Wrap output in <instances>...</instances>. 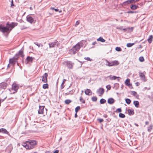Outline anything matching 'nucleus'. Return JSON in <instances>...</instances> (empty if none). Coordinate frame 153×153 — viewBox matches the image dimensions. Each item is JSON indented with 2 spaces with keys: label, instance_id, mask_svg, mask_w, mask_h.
<instances>
[{
  "label": "nucleus",
  "instance_id": "nucleus-1",
  "mask_svg": "<svg viewBox=\"0 0 153 153\" xmlns=\"http://www.w3.org/2000/svg\"><path fill=\"white\" fill-rule=\"evenodd\" d=\"M36 144V142L35 140H30L23 143L22 146L27 150H30L34 148V146Z\"/></svg>",
  "mask_w": 153,
  "mask_h": 153
},
{
  "label": "nucleus",
  "instance_id": "nucleus-2",
  "mask_svg": "<svg viewBox=\"0 0 153 153\" xmlns=\"http://www.w3.org/2000/svg\"><path fill=\"white\" fill-rule=\"evenodd\" d=\"M81 43L78 42L76 45L73 47L72 48L69 50V53L71 54H75L79 50Z\"/></svg>",
  "mask_w": 153,
  "mask_h": 153
},
{
  "label": "nucleus",
  "instance_id": "nucleus-3",
  "mask_svg": "<svg viewBox=\"0 0 153 153\" xmlns=\"http://www.w3.org/2000/svg\"><path fill=\"white\" fill-rule=\"evenodd\" d=\"M8 27L9 28V31H10L15 26L17 25V23L15 22H12L11 24H9L8 22H7L6 24Z\"/></svg>",
  "mask_w": 153,
  "mask_h": 153
},
{
  "label": "nucleus",
  "instance_id": "nucleus-4",
  "mask_svg": "<svg viewBox=\"0 0 153 153\" xmlns=\"http://www.w3.org/2000/svg\"><path fill=\"white\" fill-rule=\"evenodd\" d=\"M9 28L7 25L6 27H4L2 25H0V31L3 33L7 32L9 31Z\"/></svg>",
  "mask_w": 153,
  "mask_h": 153
},
{
  "label": "nucleus",
  "instance_id": "nucleus-5",
  "mask_svg": "<svg viewBox=\"0 0 153 153\" xmlns=\"http://www.w3.org/2000/svg\"><path fill=\"white\" fill-rule=\"evenodd\" d=\"M17 57H16V55L12 58L10 59L9 60V63L10 64H14L17 62V60L18 59Z\"/></svg>",
  "mask_w": 153,
  "mask_h": 153
},
{
  "label": "nucleus",
  "instance_id": "nucleus-6",
  "mask_svg": "<svg viewBox=\"0 0 153 153\" xmlns=\"http://www.w3.org/2000/svg\"><path fill=\"white\" fill-rule=\"evenodd\" d=\"M27 20L28 22L31 24L35 23L36 21L30 15H28L27 16Z\"/></svg>",
  "mask_w": 153,
  "mask_h": 153
},
{
  "label": "nucleus",
  "instance_id": "nucleus-7",
  "mask_svg": "<svg viewBox=\"0 0 153 153\" xmlns=\"http://www.w3.org/2000/svg\"><path fill=\"white\" fill-rule=\"evenodd\" d=\"M24 50V48H22L20 50L18 53L16 54L15 55L16 57H17L19 58V56H21L23 57L24 56L23 54Z\"/></svg>",
  "mask_w": 153,
  "mask_h": 153
},
{
  "label": "nucleus",
  "instance_id": "nucleus-8",
  "mask_svg": "<svg viewBox=\"0 0 153 153\" xmlns=\"http://www.w3.org/2000/svg\"><path fill=\"white\" fill-rule=\"evenodd\" d=\"M130 80L129 79H126L125 82V84L126 85L128 86L129 88L131 89L133 88L132 85L130 83Z\"/></svg>",
  "mask_w": 153,
  "mask_h": 153
},
{
  "label": "nucleus",
  "instance_id": "nucleus-9",
  "mask_svg": "<svg viewBox=\"0 0 153 153\" xmlns=\"http://www.w3.org/2000/svg\"><path fill=\"white\" fill-rule=\"evenodd\" d=\"M48 74L47 73H45L42 76V81L44 83H47L48 82L47 77Z\"/></svg>",
  "mask_w": 153,
  "mask_h": 153
},
{
  "label": "nucleus",
  "instance_id": "nucleus-10",
  "mask_svg": "<svg viewBox=\"0 0 153 153\" xmlns=\"http://www.w3.org/2000/svg\"><path fill=\"white\" fill-rule=\"evenodd\" d=\"M19 86L16 84L13 83V84L12 85V90H13L15 91V92H13V93H14L16 92Z\"/></svg>",
  "mask_w": 153,
  "mask_h": 153
},
{
  "label": "nucleus",
  "instance_id": "nucleus-11",
  "mask_svg": "<svg viewBox=\"0 0 153 153\" xmlns=\"http://www.w3.org/2000/svg\"><path fill=\"white\" fill-rule=\"evenodd\" d=\"M13 149V146L11 144H10L7 147L6 151L8 153H10Z\"/></svg>",
  "mask_w": 153,
  "mask_h": 153
},
{
  "label": "nucleus",
  "instance_id": "nucleus-12",
  "mask_svg": "<svg viewBox=\"0 0 153 153\" xmlns=\"http://www.w3.org/2000/svg\"><path fill=\"white\" fill-rule=\"evenodd\" d=\"M97 92L99 94V96H101L104 94V90L103 88H100L97 90Z\"/></svg>",
  "mask_w": 153,
  "mask_h": 153
},
{
  "label": "nucleus",
  "instance_id": "nucleus-13",
  "mask_svg": "<svg viewBox=\"0 0 153 153\" xmlns=\"http://www.w3.org/2000/svg\"><path fill=\"white\" fill-rule=\"evenodd\" d=\"M39 109L38 111V113L40 114H44V106H39Z\"/></svg>",
  "mask_w": 153,
  "mask_h": 153
},
{
  "label": "nucleus",
  "instance_id": "nucleus-14",
  "mask_svg": "<svg viewBox=\"0 0 153 153\" xmlns=\"http://www.w3.org/2000/svg\"><path fill=\"white\" fill-rule=\"evenodd\" d=\"M57 41L55 40L54 42L49 43L50 48H53L55 47V45L57 44Z\"/></svg>",
  "mask_w": 153,
  "mask_h": 153
},
{
  "label": "nucleus",
  "instance_id": "nucleus-15",
  "mask_svg": "<svg viewBox=\"0 0 153 153\" xmlns=\"http://www.w3.org/2000/svg\"><path fill=\"white\" fill-rule=\"evenodd\" d=\"M7 85V84L5 82H2L0 83V86H1V89H5L6 88Z\"/></svg>",
  "mask_w": 153,
  "mask_h": 153
},
{
  "label": "nucleus",
  "instance_id": "nucleus-16",
  "mask_svg": "<svg viewBox=\"0 0 153 153\" xmlns=\"http://www.w3.org/2000/svg\"><path fill=\"white\" fill-rule=\"evenodd\" d=\"M139 75L143 81H146L145 76L144 74L143 73L140 72L139 73Z\"/></svg>",
  "mask_w": 153,
  "mask_h": 153
},
{
  "label": "nucleus",
  "instance_id": "nucleus-17",
  "mask_svg": "<svg viewBox=\"0 0 153 153\" xmlns=\"http://www.w3.org/2000/svg\"><path fill=\"white\" fill-rule=\"evenodd\" d=\"M85 94L88 95H91L92 94V91L90 89H86L85 91Z\"/></svg>",
  "mask_w": 153,
  "mask_h": 153
},
{
  "label": "nucleus",
  "instance_id": "nucleus-18",
  "mask_svg": "<svg viewBox=\"0 0 153 153\" xmlns=\"http://www.w3.org/2000/svg\"><path fill=\"white\" fill-rule=\"evenodd\" d=\"M153 36L151 35H150L147 39V41L149 43H151L152 42L153 40Z\"/></svg>",
  "mask_w": 153,
  "mask_h": 153
},
{
  "label": "nucleus",
  "instance_id": "nucleus-19",
  "mask_svg": "<svg viewBox=\"0 0 153 153\" xmlns=\"http://www.w3.org/2000/svg\"><path fill=\"white\" fill-rule=\"evenodd\" d=\"M133 104L136 108L139 107V103L138 101H134L133 102Z\"/></svg>",
  "mask_w": 153,
  "mask_h": 153
},
{
  "label": "nucleus",
  "instance_id": "nucleus-20",
  "mask_svg": "<svg viewBox=\"0 0 153 153\" xmlns=\"http://www.w3.org/2000/svg\"><path fill=\"white\" fill-rule=\"evenodd\" d=\"M138 7V6L135 5H131L130 6L131 8L133 10L136 9Z\"/></svg>",
  "mask_w": 153,
  "mask_h": 153
},
{
  "label": "nucleus",
  "instance_id": "nucleus-21",
  "mask_svg": "<svg viewBox=\"0 0 153 153\" xmlns=\"http://www.w3.org/2000/svg\"><path fill=\"white\" fill-rule=\"evenodd\" d=\"M109 79L111 80H115L117 78H120V77H117L115 76H109Z\"/></svg>",
  "mask_w": 153,
  "mask_h": 153
},
{
  "label": "nucleus",
  "instance_id": "nucleus-22",
  "mask_svg": "<svg viewBox=\"0 0 153 153\" xmlns=\"http://www.w3.org/2000/svg\"><path fill=\"white\" fill-rule=\"evenodd\" d=\"M127 111L129 115H133L134 114V110L133 109H128Z\"/></svg>",
  "mask_w": 153,
  "mask_h": 153
},
{
  "label": "nucleus",
  "instance_id": "nucleus-23",
  "mask_svg": "<svg viewBox=\"0 0 153 153\" xmlns=\"http://www.w3.org/2000/svg\"><path fill=\"white\" fill-rule=\"evenodd\" d=\"M1 132L5 134H7L8 133L6 129L3 128L0 129V133Z\"/></svg>",
  "mask_w": 153,
  "mask_h": 153
},
{
  "label": "nucleus",
  "instance_id": "nucleus-24",
  "mask_svg": "<svg viewBox=\"0 0 153 153\" xmlns=\"http://www.w3.org/2000/svg\"><path fill=\"white\" fill-rule=\"evenodd\" d=\"M131 1L130 0H128L123 2V4L124 5H126L131 3Z\"/></svg>",
  "mask_w": 153,
  "mask_h": 153
},
{
  "label": "nucleus",
  "instance_id": "nucleus-25",
  "mask_svg": "<svg viewBox=\"0 0 153 153\" xmlns=\"http://www.w3.org/2000/svg\"><path fill=\"white\" fill-rule=\"evenodd\" d=\"M112 65L113 66L118 65L119 64V62L118 61L115 60L112 61Z\"/></svg>",
  "mask_w": 153,
  "mask_h": 153
},
{
  "label": "nucleus",
  "instance_id": "nucleus-26",
  "mask_svg": "<svg viewBox=\"0 0 153 153\" xmlns=\"http://www.w3.org/2000/svg\"><path fill=\"white\" fill-rule=\"evenodd\" d=\"M108 102L109 104H112L114 102V100L112 98H110L108 99Z\"/></svg>",
  "mask_w": 153,
  "mask_h": 153
},
{
  "label": "nucleus",
  "instance_id": "nucleus-27",
  "mask_svg": "<svg viewBox=\"0 0 153 153\" xmlns=\"http://www.w3.org/2000/svg\"><path fill=\"white\" fill-rule=\"evenodd\" d=\"M97 40L98 41H100L102 42H105V40L102 37H99L97 39Z\"/></svg>",
  "mask_w": 153,
  "mask_h": 153
},
{
  "label": "nucleus",
  "instance_id": "nucleus-28",
  "mask_svg": "<svg viewBox=\"0 0 153 153\" xmlns=\"http://www.w3.org/2000/svg\"><path fill=\"white\" fill-rule=\"evenodd\" d=\"M27 60L28 62H32L33 59L32 57L28 56L27 58Z\"/></svg>",
  "mask_w": 153,
  "mask_h": 153
},
{
  "label": "nucleus",
  "instance_id": "nucleus-29",
  "mask_svg": "<svg viewBox=\"0 0 153 153\" xmlns=\"http://www.w3.org/2000/svg\"><path fill=\"white\" fill-rule=\"evenodd\" d=\"M49 85L48 84L46 83L43 85L42 88H43L45 89L48 88Z\"/></svg>",
  "mask_w": 153,
  "mask_h": 153
},
{
  "label": "nucleus",
  "instance_id": "nucleus-30",
  "mask_svg": "<svg viewBox=\"0 0 153 153\" xmlns=\"http://www.w3.org/2000/svg\"><path fill=\"white\" fill-rule=\"evenodd\" d=\"M67 66L69 68H71L72 67V65L71 63H70L69 62H67Z\"/></svg>",
  "mask_w": 153,
  "mask_h": 153
},
{
  "label": "nucleus",
  "instance_id": "nucleus-31",
  "mask_svg": "<svg viewBox=\"0 0 153 153\" xmlns=\"http://www.w3.org/2000/svg\"><path fill=\"white\" fill-rule=\"evenodd\" d=\"M71 102V101L69 99L66 100L65 101V103L67 105L69 104Z\"/></svg>",
  "mask_w": 153,
  "mask_h": 153
},
{
  "label": "nucleus",
  "instance_id": "nucleus-32",
  "mask_svg": "<svg viewBox=\"0 0 153 153\" xmlns=\"http://www.w3.org/2000/svg\"><path fill=\"white\" fill-rule=\"evenodd\" d=\"M79 100L80 101L83 103H85V101L83 99V98L82 97H80L79 98Z\"/></svg>",
  "mask_w": 153,
  "mask_h": 153
},
{
  "label": "nucleus",
  "instance_id": "nucleus-33",
  "mask_svg": "<svg viewBox=\"0 0 153 153\" xmlns=\"http://www.w3.org/2000/svg\"><path fill=\"white\" fill-rule=\"evenodd\" d=\"M106 62H107V64H106V65L107 66H112V62H110L107 60H106Z\"/></svg>",
  "mask_w": 153,
  "mask_h": 153
},
{
  "label": "nucleus",
  "instance_id": "nucleus-34",
  "mask_svg": "<svg viewBox=\"0 0 153 153\" xmlns=\"http://www.w3.org/2000/svg\"><path fill=\"white\" fill-rule=\"evenodd\" d=\"M134 44V43H128L127 44L126 46L128 47H130L132 46Z\"/></svg>",
  "mask_w": 153,
  "mask_h": 153
},
{
  "label": "nucleus",
  "instance_id": "nucleus-35",
  "mask_svg": "<svg viewBox=\"0 0 153 153\" xmlns=\"http://www.w3.org/2000/svg\"><path fill=\"white\" fill-rule=\"evenodd\" d=\"M126 102L128 104H129L131 102V100L129 99H126L125 100Z\"/></svg>",
  "mask_w": 153,
  "mask_h": 153
},
{
  "label": "nucleus",
  "instance_id": "nucleus-36",
  "mask_svg": "<svg viewBox=\"0 0 153 153\" xmlns=\"http://www.w3.org/2000/svg\"><path fill=\"white\" fill-rule=\"evenodd\" d=\"M106 102V101L105 100L102 99L100 100V102L101 104H103Z\"/></svg>",
  "mask_w": 153,
  "mask_h": 153
},
{
  "label": "nucleus",
  "instance_id": "nucleus-37",
  "mask_svg": "<svg viewBox=\"0 0 153 153\" xmlns=\"http://www.w3.org/2000/svg\"><path fill=\"white\" fill-rule=\"evenodd\" d=\"M119 117L121 118H124L125 117V115L122 113H120L119 114Z\"/></svg>",
  "mask_w": 153,
  "mask_h": 153
},
{
  "label": "nucleus",
  "instance_id": "nucleus-38",
  "mask_svg": "<svg viewBox=\"0 0 153 153\" xmlns=\"http://www.w3.org/2000/svg\"><path fill=\"white\" fill-rule=\"evenodd\" d=\"M80 107L79 106H77L76 107L75 109V111L76 113L77 112L80 110Z\"/></svg>",
  "mask_w": 153,
  "mask_h": 153
},
{
  "label": "nucleus",
  "instance_id": "nucleus-39",
  "mask_svg": "<svg viewBox=\"0 0 153 153\" xmlns=\"http://www.w3.org/2000/svg\"><path fill=\"white\" fill-rule=\"evenodd\" d=\"M139 60L141 62H143L144 61V59L143 57L140 56L139 58Z\"/></svg>",
  "mask_w": 153,
  "mask_h": 153
},
{
  "label": "nucleus",
  "instance_id": "nucleus-40",
  "mask_svg": "<svg viewBox=\"0 0 153 153\" xmlns=\"http://www.w3.org/2000/svg\"><path fill=\"white\" fill-rule=\"evenodd\" d=\"M152 129V126L150 125L149 127L148 128V131L149 132H150L151 131V130Z\"/></svg>",
  "mask_w": 153,
  "mask_h": 153
},
{
  "label": "nucleus",
  "instance_id": "nucleus-41",
  "mask_svg": "<svg viewBox=\"0 0 153 153\" xmlns=\"http://www.w3.org/2000/svg\"><path fill=\"white\" fill-rule=\"evenodd\" d=\"M115 50L116 51H122L121 48L119 47H117L115 48Z\"/></svg>",
  "mask_w": 153,
  "mask_h": 153
},
{
  "label": "nucleus",
  "instance_id": "nucleus-42",
  "mask_svg": "<svg viewBox=\"0 0 153 153\" xmlns=\"http://www.w3.org/2000/svg\"><path fill=\"white\" fill-rule=\"evenodd\" d=\"M92 100L93 101H96L97 100V98L96 97H93L91 98Z\"/></svg>",
  "mask_w": 153,
  "mask_h": 153
},
{
  "label": "nucleus",
  "instance_id": "nucleus-43",
  "mask_svg": "<svg viewBox=\"0 0 153 153\" xmlns=\"http://www.w3.org/2000/svg\"><path fill=\"white\" fill-rule=\"evenodd\" d=\"M133 30V27H131V28H130V27L128 28V31L129 32L132 31Z\"/></svg>",
  "mask_w": 153,
  "mask_h": 153
},
{
  "label": "nucleus",
  "instance_id": "nucleus-44",
  "mask_svg": "<svg viewBox=\"0 0 153 153\" xmlns=\"http://www.w3.org/2000/svg\"><path fill=\"white\" fill-rule=\"evenodd\" d=\"M35 44L37 46H38L39 47H40V46L42 47L43 45L41 44H38V43H35Z\"/></svg>",
  "mask_w": 153,
  "mask_h": 153
},
{
  "label": "nucleus",
  "instance_id": "nucleus-45",
  "mask_svg": "<svg viewBox=\"0 0 153 153\" xmlns=\"http://www.w3.org/2000/svg\"><path fill=\"white\" fill-rule=\"evenodd\" d=\"M132 94L134 96H136L137 95V93L136 92L134 91H132L131 92Z\"/></svg>",
  "mask_w": 153,
  "mask_h": 153
},
{
  "label": "nucleus",
  "instance_id": "nucleus-46",
  "mask_svg": "<svg viewBox=\"0 0 153 153\" xmlns=\"http://www.w3.org/2000/svg\"><path fill=\"white\" fill-rule=\"evenodd\" d=\"M84 59L85 60L88 61H91L92 60V59H91L89 57H85Z\"/></svg>",
  "mask_w": 153,
  "mask_h": 153
},
{
  "label": "nucleus",
  "instance_id": "nucleus-47",
  "mask_svg": "<svg viewBox=\"0 0 153 153\" xmlns=\"http://www.w3.org/2000/svg\"><path fill=\"white\" fill-rule=\"evenodd\" d=\"M64 83H65L63 82H62V84L60 86V88L61 89H62L64 87H65V85H64Z\"/></svg>",
  "mask_w": 153,
  "mask_h": 153
},
{
  "label": "nucleus",
  "instance_id": "nucleus-48",
  "mask_svg": "<svg viewBox=\"0 0 153 153\" xmlns=\"http://www.w3.org/2000/svg\"><path fill=\"white\" fill-rule=\"evenodd\" d=\"M106 88L108 90H109L111 89V86L110 85H108L106 86Z\"/></svg>",
  "mask_w": 153,
  "mask_h": 153
},
{
  "label": "nucleus",
  "instance_id": "nucleus-49",
  "mask_svg": "<svg viewBox=\"0 0 153 153\" xmlns=\"http://www.w3.org/2000/svg\"><path fill=\"white\" fill-rule=\"evenodd\" d=\"M116 111H118V112H120L122 111V110L121 108H119L116 110Z\"/></svg>",
  "mask_w": 153,
  "mask_h": 153
},
{
  "label": "nucleus",
  "instance_id": "nucleus-50",
  "mask_svg": "<svg viewBox=\"0 0 153 153\" xmlns=\"http://www.w3.org/2000/svg\"><path fill=\"white\" fill-rule=\"evenodd\" d=\"M98 120L100 123H101L103 121V120L102 119H99Z\"/></svg>",
  "mask_w": 153,
  "mask_h": 153
},
{
  "label": "nucleus",
  "instance_id": "nucleus-51",
  "mask_svg": "<svg viewBox=\"0 0 153 153\" xmlns=\"http://www.w3.org/2000/svg\"><path fill=\"white\" fill-rule=\"evenodd\" d=\"M11 7H12L14 6V5L13 4V0H12V1L11 2Z\"/></svg>",
  "mask_w": 153,
  "mask_h": 153
},
{
  "label": "nucleus",
  "instance_id": "nucleus-52",
  "mask_svg": "<svg viewBox=\"0 0 153 153\" xmlns=\"http://www.w3.org/2000/svg\"><path fill=\"white\" fill-rule=\"evenodd\" d=\"M135 85L136 86H138L140 85V83L138 82H137L135 83Z\"/></svg>",
  "mask_w": 153,
  "mask_h": 153
},
{
  "label": "nucleus",
  "instance_id": "nucleus-53",
  "mask_svg": "<svg viewBox=\"0 0 153 153\" xmlns=\"http://www.w3.org/2000/svg\"><path fill=\"white\" fill-rule=\"evenodd\" d=\"M79 23V22L78 21H77L76 22V25H78Z\"/></svg>",
  "mask_w": 153,
  "mask_h": 153
},
{
  "label": "nucleus",
  "instance_id": "nucleus-54",
  "mask_svg": "<svg viewBox=\"0 0 153 153\" xmlns=\"http://www.w3.org/2000/svg\"><path fill=\"white\" fill-rule=\"evenodd\" d=\"M59 152V151L58 150H56L53 152V153H58Z\"/></svg>",
  "mask_w": 153,
  "mask_h": 153
},
{
  "label": "nucleus",
  "instance_id": "nucleus-55",
  "mask_svg": "<svg viewBox=\"0 0 153 153\" xmlns=\"http://www.w3.org/2000/svg\"><path fill=\"white\" fill-rule=\"evenodd\" d=\"M97 44V42H94L92 43V45H94Z\"/></svg>",
  "mask_w": 153,
  "mask_h": 153
},
{
  "label": "nucleus",
  "instance_id": "nucleus-56",
  "mask_svg": "<svg viewBox=\"0 0 153 153\" xmlns=\"http://www.w3.org/2000/svg\"><path fill=\"white\" fill-rule=\"evenodd\" d=\"M74 117L75 118H76L77 117V113H76H76L75 114V115H74Z\"/></svg>",
  "mask_w": 153,
  "mask_h": 153
},
{
  "label": "nucleus",
  "instance_id": "nucleus-57",
  "mask_svg": "<svg viewBox=\"0 0 153 153\" xmlns=\"http://www.w3.org/2000/svg\"><path fill=\"white\" fill-rule=\"evenodd\" d=\"M146 124V125H148L149 124V122L148 121H146L145 123Z\"/></svg>",
  "mask_w": 153,
  "mask_h": 153
},
{
  "label": "nucleus",
  "instance_id": "nucleus-58",
  "mask_svg": "<svg viewBox=\"0 0 153 153\" xmlns=\"http://www.w3.org/2000/svg\"><path fill=\"white\" fill-rule=\"evenodd\" d=\"M56 12L58 11H59V9H54V10Z\"/></svg>",
  "mask_w": 153,
  "mask_h": 153
},
{
  "label": "nucleus",
  "instance_id": "nucleus-59",
  "mask_svg": "<svg viewBox=\"0 0 153 153\" xmlns=\"http://www.w3.org/2000/svg\"><path fill=\"white\" fill-rule=\"evenodd\" d=\"M127 13H134V12L133 11H130L128 12Z\"/></svg>",
  "mask_w": 153,
  "mask_h": 153
},
{
  "label": "nucleus",
  "instance_id": "nucleus-60",
  "mask_svg": "<svg viewBox=\"0 0 153 153\" xmlns=\"http://www.w3.org/2000/svg\"><path fill=\"white\" fill-rule=\"evenodd\" d=\"M128 30V28H125L123 29V30L125 31H126Z\"/></svg>",
  "mask_w": 153,
  "mask_h": 153
},
{
  "label": "nucleus",
  "instance_id": "nucleus-61",
  "mask_svg": "<svg viewBox=\"0 0 153 153\" xmlns=\"http://www.w3.org/2000/svg\"><path fill=\"white\" fill-rule=\"evenodd\" d=\"M66 81V80L65 79H64L62 82L65 83Z\"/></svg>",
  "mask_w": 153,
  "mask_h": 153
},
{
  "label": "nucleus",
  "instance_id": "nucleus-62",
  "mask_svg": "<svg viewBox=\"0 0 153 153\" xmlns=\"http://www.w3.org/2000/svg\"><path fill=\"white\" fill-rule=\"evenodd\" d=\"M54 9H55V8H54V7H51V8H50V9H51V10H54Z\"/></svg>",
  "mask_w": 153,
  "mask_h": 153
},
{
  "label": "nucleus",
  "instance_id": "nucleus-63",
  "mask_svg": "<svg viewBox=\"0 0 153 153\" xmlns=\"http://www.w3.org/2000/svg\"><path fill=\"white\" fill-rule=\"evenodd\" d=\"M45 153H50L49 151H47L45 152Z\"/></svg>",
  "mask_w": 153,
  "mask_h": 153
},
{
  "label": "nucleus",
  "instance_id": "nucleus-64",
  "mask_svg": "<svg viewBox=\"0 0 153 153\" xmlns=\"http://www.w3.org/2000/svg\"><path fill=\"white\" fill-rule=\"evenodd\" d=\"M8 67H10V65H9V64H8Z\"/></svg>",
  "mask_w": 153,
  "mask_h": 153
}]
</instances>
